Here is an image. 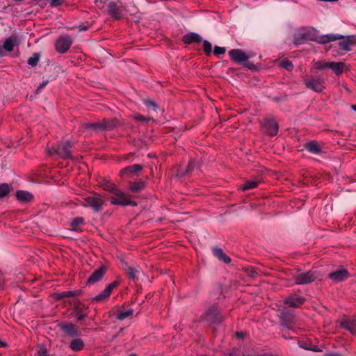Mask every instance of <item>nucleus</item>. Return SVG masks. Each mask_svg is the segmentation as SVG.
<instances>
[{"label": "nucleus", "mask_w": 356, "mask_h": 356, "mask_svg": "<svg viewBox=\"0 0 356 356\" xmlns=\"http://www.w3.org/2000/svg\"><path fill=\"white\" fill-rule=\"evenodd\" d=\"M72 143L69 140H65L59 143L56 146H47L46 152L48 155H57L63 159H73L71 149Z\"/></svg>", "instance_id": "nucleus-1"}, {"label": "nucleus", "mask_w": 356, "mask_h": 356, "mask_svg": "<svg viewBox=\"0 0 356 356\" xmlns=\"http://www.w3.org/2000/svg\"><path fill=\"white\" fill-rule=\"evenodd\" d=\"M106 200L102 195L93 193L83 198L81 204L83 207H89L95 213L100 212L105 204Z\"/></svg>", "instance_id": "nucleus-2"}, {"label": "nucleus", "mask_w": 356, "mask_h": 356, "mask_svg": "<svg viewBox=\"0 0 356 356\" xmlns=\"http://www.w3.org/2000/svg\"><path fill=\"white\" fill-rule=\"evenodd\" d=\"M303 83L307 88L318 93L322 92L325 88V80L321 75H305L303 77Z\"/></svg>", "instance_id": "nucleus-3"}, {"label": "nucleus", "mask_w": 356, "mask_h": 356, "mask_svg": "<svg viewBox=\"0 0 356 356\" xmlns=\"http://www.w3.org/2000/svg\"><path fill=\"white\" fill-rule=\"evenodd\" d=\"M117 126V122L115 120L104 119L102 121L91 123H86L83 127L92 131H106L111 130Z\"/></svg>", "instance_id": "nucleus-4"}, {"label": "nucleus", "mask_w": 356, "mask_h": 356, "mask_svg": "<svg viewBox=\"0 0 356 356\" xmlns=\"http://www.w3.org/2000/svg\"><path fill=\"white\" fill-rule=\"evenodd\" d=\"M318 274L314 270L298 273L293 275V280L296 284H308L315 281Z\"/></svg>", "instance_id": "nucleus-5"}, {"label": "nucleus", "mask_w": 356, "mask_h": 356, "mask_svg": "<svg viewBox=\"0 0 356 356\" xmlns=\"http://www.w3.org/2000/svg\"><path fill=\"white\" fill-rule=\"evenodd\" d=\"M111 203L113 205L120 206H133L136 207L137 203L135 201L131 200L127 193L122 192L119 189V195H114L110 197Z\"/></svg>", "instance_id": "nucleus-6"}, {"label": "nucleus", "mask_w": 356, "mask_h": 356, "mask_svg": "<svg viewBox=\"0 0 356 356\" xmlns=\"http://www.w3.org/2000/svg\"><path fill=\"white\" fill-rule=\"evenodd\" d=\"M72 39L70 35L60 36L55 42V49L60 54H65L72 44Z\"/></svg>", "instance_id": "nucleus-7"}, {"label": "nucleus", "mask_w": 356, "mask_h": 356, "mask_svg": "<svg viewBox=\"0 0 356 356\" xmlns=\"http://www.w3.org/2000/svg\"><path fill=\"white\" fill-rule=\"evenodd\" d=\"M204 319L210 324H219L222 321V316L220 315L218 307L212 306L206 312Z\"/></svg>", "instance_id": "nucleus-8"}, {"label": "nucleus", "mask_w": 356, "mask_h": 356, "mask_svg": "<svg viewBox=\"0 0 356 356\" xmlns=\"http://www.w3.org/2000/svg\"><path fill=\"white\" fill-rule=\"evenodd\" d=\"M263 129L268 136H275L278 133L279 125L275 119L266 118L264 122Z\"/></svg>", "instance_id": "nucleus-9"}, {"label": "nucleus", "mask_w": 356, "mask_h": 356, "mask_svg": "<svg viewBox=\"0 0 356 356\" xmlns=\"http://www.w3.org/2000/svg\"><path fill=\"white\" fill-rule=\"evenodd\" d=\"M230 58L235 63H241L250 58V56L239 49H232L228 52Z\"/></svg>", "instance_id": "nucleus-10"}, {"label": "nucleus", "mask_w": 356, "mask_h": 356, "mask_svg": "<svg viewBox=\"0 0 356 356\" xmlns=\"http://www.w3.org/2000/svg\"><path fill=\"white\" fill-rule=\"evenodd\" d=\"M350 274L344 268H340L328 274V278L334 282H340L346 280L349 277Z\"/></svg>", "instance_id": "nucleus-11"}, {"label": "nucleus", "mask_w": 356, "mask_h": 356, "mask_svg": "<svg viewBox=\"0 0 356 356\" xmlns=\"http://www.w3.org/2000/svg\"><path fill=\"white\" fill-rule=\"evenodd\" d=\"M108 14L115 19L119 20L123 17L124 8L117 3L110 2L108 6Z\"/></svg>", "instance_id": "nucleus-12"}, {"label": "nucleus", "mask_w": 356, "mask_h": 356, "mask_svg": "<svg viewBox=\"0 0 356 356\" xmlns=\"http://www.w3.org/2000/svg\"><path fill=\"white\" fill-rule=\"evenodd\" d=\"M305 301V298L301 296L293 294L284 300V303L290 307H299Z\"/></svg>", "instance_id": "nucleus-13"}, {"label": "nucleus", "mask_w": 356, "mask_h": 356, "mask_svg": "<svg viewBox=\"0 0 356 356\" xmlns=\"http://www.w3.org/2000/svg\"><path fill=\"white\" fill-rule=\"evenodd\" d=\"M118 285V282L117 281H114L109 284L103 291L92 298V301L100 302L106 300L110 296L113 289H115Z\"/></svg>", "instance_id": "nucleus-14"}, {"label": "nucleus", "mask_w": 356, "mask_h": 356, "mask_svg": "<svg viewBox=\"0 0 356 356\" xmlns=\"http://www.w3.org/2000/svg\"><path fill=\"white\" fill-rule=\"evenodd\" d=\"M60 330L71 337H76L79 335L78 327L70 323H62L60 324Z\"/></svg>", "instance_id": "nucleus-15"}, {"label": "nucleus", "mask_w": 356, "mask_h": 356, "mask_svg": "<svg viewBox=\"0 0 356 356\" xmlns=\"http://www.w3.org/2000/svg\"><path fill=\"white\" fill-rule=\"evenodd\" d=\"M86 309L80 300H77L74 302V312L78 321H82L87 316V314L85 312Z\"/></svg>", "instance_id": "nucleus-16"}, {"label": "nucleus", "mask_w": 356, "mask_h": 356, "mask_svg": "<svg viewBox=\"0 0 356 356\" xmlns=\"http://www.w3.org/2000/svg\"><path fill=\"white\" fill-rule=\"evenodd\" d=\"M340 40H341L339 42V47L341 50L350 51L351 47L355 44V35H349L347 37L343 36V38H341Z\"/></svg>", "instance_id": "nucleus-17"}, {"label": "nucleus", "mask_w": 356, "mask_h": 356, "mask_svg": "<svg viewBox=\"0 0 356 356\" xmlns=\"http://www.w3.org/2000/svg\"><path fill=\"white\" fill-rule=\"evenodd\" d=\"M106 273V268L102 266L99 268L95 270L90 277L87 280V283L89 284H94L102 279Z\"/></svg>", "instance_id": "nucleus-18"}, {"label": "nucleus", "mask_w": 356, "mask_h": 356, "mask_svg": "<svg viewBox=\"0 0 356 356\" xmlns=\"http://www.w3.org/2000/svg\"><path fill=\"white\" fill-rule=\"evenodd\" d=\"M143 170V165L140 164H134L131 165H129L124 168H123L120 171L121 176H128L131 177L132 175L138 173V172Z\"/></svg>", "instance_id": "nucleus-19"}, {"label": "nucleus", "mask_w": 356, "mask_h": 356, "mask_svg": "<svg viewBox=\"0 0 356 356\" xmlns=\"http://www.w3.org/2000/svg\"><path fill=\"white\" fill-rule=\"evenodd\" d=\"M341 38H343L342 35L330 33L320 36L318 38L317 42L320 44H326L332 41H336Z\"/></svg>", "instance_id": "nucleus-20"}, {"label": "nucleus", "mask_w": 356, "mask_h": 356, "mask_svg": "<svg viewBox=\"0 0 356 356\" xmlns=\"http://www.w3.org/2000/svg\"><path fill=\"white\" fill-rule=\"evenodd\" d=\"M202 37L194 32H191L189 33H187L183 36V42L185 44H190L193 42H202Z\"/></svg>", "instance_id": "nucleus-21"}, {"label": "nucleus", "mask_w": 356, "mask_h": 356, "mask_svg": "<svg viewBox=\"0 0 356 356\" xmlns=\"http://www.w3.org/2000/svg\"><path fill=\"white\" fill-rule=\"evenodd\" d=\"M341 325L350 331L353 334H356V317L353 319L342 320Z\"/></svg>", "instance_id": "nucleus-22"}, {"label": "nucleus", "mask_w": 356, "mask_h": 356, "mask_svg": "<svg viewBox=\"0 0 356 356\" xmlns=\"http://www.w3.org/2000/svg\"><path fill=\"white\" fill-rule=\"evenodd\" d=\"M305 148L310 153L318 154L321 152V147L316 140H311L305 144Z\"/></svg>", "instance_id": "nucleus-23"}, {"label": "nucleus", "mask_w": 356, "mask_h": 356, "mask_svg": "<svg viewBox=\"0 0 356 356\" xmlns=\"http://www.w3.org/2000/svg\"><path fill=\"white\" fill-rule=\"evenodd\" d=\"M126 272L129 279L135 282L138 280L141 270L138 266L135 267L128 266L126 268Z\"/></svg>", "instance_id": "nucleus-24"}, {"label": "nucleus", "mask_w": 356, "mask_h": 356, "mask_svg": "<svg viewBox=\"0 0 356 356\" xmlns=\"http://www.w3.org/2000/svg\"><path fill=\"white\" fill-rule=\"evenodd\" d=\"M213 255L217 257L220 261H223L225 264H229L231 262V259L226 255L223 250L220 248H213Z\"/></svg>", "instance_id": "nucleus-25"}, {"label": "nucleus", "mask_w": 356, "mask_h": 356, "mask_svg": "<svg viewBox=\"0 0 356 356\" xmlns=\"http://www.w3.org/2000/svg\"><path fill=\"white\" fill-rule=\"evenodd\" d=\"M70 348L72 350L77 352L83 349L84 342L80 338L73 339L70 343Z\"/></svg>", "instance_id": "nucleus-26"}, {"label": "nucleus", "mask_w": 356, "mask_h": 356, "mask_svg": "<svg viewBox=\"0 0 356 356\" xmlns=\"http://www.w3.org/2000/svg\"><path fill=\"white\" fill-rule=\"evenodd\" d=\"M16 197L21 202H30L33 200V196L28 191H18L16 193Z\"/></svg>", "instance_id": "nucleus-27"}, {"label": "nucleus", "mask_w": 356, "mask_h": 356, "mask_svg": "<svg viewBox=\"0 0 356 356\" xmlns=\"http://www.w3.org/2000/svg\"><path fill=\"white\" fill-rule=\"evenodd\" d=\"M344 65V63L341 62H329V68L334 70L337 75L342 74Z\"/></svg>", "instance_id": "nucleus-28"}, {"label": "nucleus", "mask_w": 356, "mask_h": 356, "mask_svg": "<svg viewBox=\"0 0 356 356\" xmlns=\"http://www.w3.org/2000/svg\"><path fill=\"white\" fill-rule=\"evenodd\" d=\"M145 187V182L143 181L134 182L131 184L129 190L132 192L137 193L143 190Z\"/></svg>", "instance_id": "nucleus-29"}, {"label": "nucleus", "mask_w": 356, "mask_h": 356, "mask_svg": "<svg viewBox=\"0 0 356 356\" xmlns=\"http://www.w3.org/2000/svg\"><path fill=\"white\" fill-rule=\"evenodd\" d=\"M11 191V186L6 184H0V198H3L8 195Z\"/></svg>", "instance_id": "nucleus-30"}, {"label": "nucleus", "mask_w": 356, "mask_h": 356, "mask_svg": "<svg viewBox=\"0 0 356 356\" xmlns=\"http://www.w3.org/2000/svg\"><path fill=\"white\" fill-rule=\"evenodd\" d=\"M134 313V310L131 309H129L126 311H119L117 314L116 318L118 320L122 321L125 319L126 318L131 316Z\"/></svg>", "instance_id": "nucleus-31"}, {"label": "nucleus", "mask_w": 356, "mask_h": 356, "mask_svg": "<svg viewBox=\"0 0 356 356\" xmlns=\"http://www.w3.org/2000/svg\"><path fill=\"white\" fill-rule=\"evenodd\" d=\"M39 60H40V54L34 53L33 54V56L30 57L28 59L27 63L31 67H35L38 65Z\"/></svg>", "instance_id": "nucleus-32"}, {"label": "nucleus", "mask_w": 356, "mask_h": 356, "mask_svg": "<svg viewBox=\"0 0 356 356\" xmlns=\"http://www.w3.org/2000/svg\"><path fill=\"white\" fill-rule=\"evenodd\" d=\"M56 300H60L64 298L71 297L70 291H62L60 293H55L53 296Z\"/></svg>", "instance_id": "nucleus-33"}, {"label": "nucleus", "mask_w": 356, "mask_h": 356, "mask_svg": "<svg viewBox=\"0 0 356 356\" xmlns=\"http://www.w3.org/2000/svg\"><path fill=\"white\" fill-rule=\"evenodd\" d=\"M104 190L114 195H119V188H117L115 184H109L104 186Z\"/></svg>", "instance_id": "nucleus-34"}, {"label": "nucleus", "mask_w": 356, "mask_h": 356, "mask_svg": "<svg viewBox=\"0 0 356 356\" xmlns=\"http://www.w3.org/2000/svg\"><path fill=\"white\" fill-rule=\"evenodd\" d=\"M259 182L257 181H247L242 186L243 191L255 188L258 186Z\"/></svg>", "instance_id": "nucleus-35"}, {"label": "nucleus", "mask_w": 356, "mask_h": 356, "mask_svg": "<svg viewBox=\"0 0 356 356\" xmlns=\"http://www.w3.org/2000/svg\"><path fill=\"white\" fill-rule=\"evenodd\" d=\"M3 48L7 51H11L13 50L14 42L11 38H8L5 40L3 44Z\"/></svg>", "instance_id": "nucleus-36"}, {"label": "nucleus", "mask_w": 356, "mask_h": 356, "mask_svg": "<svg viewBox=\"0 0 356 356\" xmlns=\"http://www.w3.org/2000/svg\"><path fill=\"white\" fill-rule=\"evenodd\" d=\"M280 65L282 67H283V68H284L285 70H286L287 71H292V70H293V65L292 63H291L290 60H286V59L283 60L280 63Z\"/></svg>", "instance_id": "nucleus-37"}, {"label": "nucleus", "mask_w": 356, "mask_h": 356, "mask_svg": "<svg viewBox=\"0 0 356 356\" xmlns=\"http://www.w3.org/2000/svg\"><path fill=\"white\" fill-rule=\"evenodd\" d=\"M84 222V219L81 217H77L74 218L71 222V227L73 229H76L79 225H82Z\"/></svg>", "instance_id": "nucleus-38"}, {"label": "nucleus", "mask_w": 356, "mask_h": 356, "mask_svg": "<svg viewBox=\"0 0 356 356\" xmlns=\"http://www.w3.org/2000/svg\"><path fill=\"white\" fill-rule=\"evenodd\" d=\"M132 118L136 120V121H140V122H148L149 121H150L152 120L151 118L149 117H145L140 114H138V113H136V114H134L132 115Z\"/></svg>", "instance_id": "nucleus-39"}, {"label": "nucleus", "mask_w": 356, "mask_h": 356, "mask_svg": "<svg viewBox=\"0 0 356 356\" xmlns=\"http://www.w3.org/2000/svg\"><path fill=\"white\" fill-rule=\"evenodd\" d=\"M314 67L318 70H322L329 68V62H326V63H323V62H320V61L316 62L314 65Z\"/></svg>", "instance_id": "nucleus-40"}, {"label": "nucleus", "mask_w": 356, "mask_h": 356, "mask_svg": "<svg viewBox=\"0 0 356 356\" xmlns=\"http://www.w3.org/2000/svg\"><path fill=\"white\" fill-rule=\"evenodd\" d=\"M144 104L148 108H152V110L155 112L156 111V109L159 108L156 102L151 99L144 100Z\"/></svg>", "instance_id": "nucleus-41"}, {"label": "nucleus", "mask_w": 356, "mask_h": 356, "mask_svg": "<svg viewBox=\"0 0 356 356\" xmlns=\"http://www.w3.org/2000/svg\"><path fill=\"white\" fill-rule=\"evenodd\" d=\"M211 43L208 40H204L203 42V49L207 55H209L211 53Z\"/></svg>", "instance_id": "nucleus-42"}, {"label": "nucleus", "mask_w": 356, "mask_h": 356, "mask_svg": "<svg viewBox=\"0 0 356 356\" xmlns=\"http://www.w3.org/2000/svg\"><path fill=\"white\" fill-rule=\"evenodd\" d=\"M225 356H245L239 349L234 348L228 352Z\"/></svg>", "instance_id": "nucleus-43"}, {"label": "nucleus", "mask_w": 356, "mask_h": 356, "mask_svg": "<svg viewBox=\"0 0 356 356\" xmlns=\"http://www.w3.org/2000/svg\"><path fill=\"white\" fill-rule=\"evenodd\" d=\"M245 273L252 277H254L257 275V272L254 267L250 266L245 269Z\"/></svg>", "instance_id": "nucleus-44"}, {"label": "nucleus", "mask_w": 356, "mask_h": 356, "mask_svg": "<svg viewBox=\"0 0 356 356\" xmlns=\"http://www.w3.org/2000/svg\"><path fill=\"white\" fill-rule=\"evenodd\" d=\"M225 47H218V46H215L214 47V50H213V54L216 55V56H219V55H221V54H223L225 53Z\"/></svg>", "instance_id": "nucleus-45"}, {"label": "nucleus", "mask_w": 356, "mask_h": 356, "mask_svg": "<svg viewBox=\"0 0 356 356\" xmlns=\"http://www.w3.org/2000/svg\"><path fill=\"white\" fill-rule=\"evenodd\" d=\"M298 345H299L300 347H301V348H302L304 349H306V350H314V351H316V352L319 350L317 348H312L311 346H307L306 344V343L304 342V341H299L298 342Z\"/></svg>", "instance_id": "nucleus-46"}, {"label": "nucleus", "mask_w": 356, "mask_h": 356, "mask_svg": "<svg viewBox=\"0 0 356 356\" xmlns=\"http://www.w3.org/2000/svg\"><path fill=\"white\" fill-rule=\"evenodd\" d=\"M62 3L63 0H51L49 4L51 8H56L60 6Z\"/></svg>", "instance_id": "nucleus-47"}, {"label": "nucleus", "mask_w": 356, "mask_h": 356, "mask_svg": "<svg viewBox=\"0 0 356 356\" xmlns=\"http://www.w3.org/2000/svg\"><path fill=\"white\" fill-rule=\"evenodd\" d=\"M194 167H195V163L193 161H190L187 165V168L186 170V173L191 172L193 170Z\"/></svg>", "instance_id": "nucleus-48"}, {"label": "nucleus", "mask_w": 356, "mask_h": 356, "mask_svg": "<svg viewBox=\"0 0 356 356\" xmlns=\"http://www.w3.org/2000/svg\"><path fill=\"white\" fill-rule=\"evenodd\" d=\"M71 297H77L82 294L81 290L70 291Z\"/></svg>", "instance_id": "nucleus-49"}, {"label": "nucleus", "mask_w": 356, "mask_h": 356, "mask_svg": "<svg viewBox=\"0 0 356 356\" xmlns=\"http://www.w3.org/2000/svg\"><path fill=\"white\" fill-rule=\"evenodd\" d=\"M78 30L79 31H87L89 29V26L87 25H79L77 27Z\"/></svg>", "instance_id": "nucleus-50"}, {"label": "nucleus", "mask_w": 356, "mask_h": 356, "mask_svg": "<svg viewBox=\"0 0 356 356\" xmlns=\"http://www.w3.org/2000/svg\"><path fill=\"white\" fill-rule=\"evenodd\" d=\"M305 35H302V37L300 38H296L295 39V42L296 44H300L302 43V40L305 39Z\"/></svg>", "instance_id": "nucleus-51"}, {"label": "nucleus", "mask_w": 356, "mask_h": 356, "mask_svg": "<svg viewBox=\"0 0 356 356\" xmlns=\"http://www.w3.org/2000/svg\"><path fill=\"white\" fill-rule=\"evenodd\" d=\"M40 356H49L47 350L43 349L38 352Z\"/></svg>", "instance_id": "nucleus-52"}, {"label": "nucleus", "mask_w": 356, "mask_h": 356, "mask_svg": "<svg viewBox=\"0 0 356 356\" xmlns=\"http://www.w3.org/2000/svg\"><path fill=\"white\" fill-rule=\"evenodd\" d=\"M325 356H342V355L341 354H338V353H330V354L325 355Z\"/></svg>", "instance_id": "nucleus-53"}, {"label": "nucleus", "mask_w": 356, "mask_h": 356, "mask_svg": "<svg viewBox=\"0 0 356 356\" xmlns=\"http://www.w3.org/2000/svg\"><path fill=\"white\" fill-rule=\"evenodd\" d=\"M46 84H47L46 81L42 82V83H40L39 88H42L43 87H44L46 86Z\"/></svg>", "instance_id": "nucleus-54"}, {"label": "nucleus", "mask_w": 356, "mask_h": 356, "mask_svg": "<svg viewBox=\"0 0 356 356\" xmlns=\"http://www.w3.org/2000/svg\"><path fill=\"white\" fill-rule=\"evenodd\" d=\"M0 346L1 347H6L7 346L6 343L2 341H0Z\"/></svg>", "instance_id": "nucleus-55"}, {"label": "nucleus", "mask_w": 356, "mask_h": 356, "mask_svg": "<svg viewBox=\"0 0 356 356\" xmlns=\"http://www.w3.org/2000/svg\"><path fill=\"white\" fill-rule=\"evenodd\" d=\"M236 336L238 337H241V338H243V334L242 332H237L236 333Z\"/></svg>", "instance_id": "nucleus-56"}, {"label": "nucleus", "mask_w": 356, "mask_h": 356, "mask_svg": "<svg viewBox=\"0 0 356 356\" xmlns=\"http://www.w3.org/2000/svg\"><path fill=\"white\" fill-rule=\"evenodd\" d=\"M351 108L353 111H356V104H353L351 106Z\"/></svg>", "instance_id": "nucleus-57"}, {"label": "nucleus", "mask_w": 356, "mask_h": 356, "mask_svg": "<svg viewBox=\"0 0 356 356\" xmlns=\"http://www.w3.org/2000/svg\"><path fill=\"white\" fill-rule=\"evenodd\" d=\"M253 67H254V65L250 64H250H248V67H249V69H253Z\"/></svg>", "instance_id": "nucleus-58"}, {"label": "nucleus", "mask_w": 356, "mask_h": 356, "mask_svg": "<svg viewBox=\"0 0 356 356\" xmlns=\"http://www.w3.org/2000/svg\"><path fill=\"white\" fill-rule=\"evenodd\" d=\"M129 356H137L136 354H131Z\"/></svg>", "instance_id": "nucleus-59"}, {"label": "nucleus", "mask_w": 356, "mask_h": 356, "mask_svg": "<svg viewBox=\"0 0 356 356\" xmlns=\"http://www.w3.org/2000/svg\"><path fill=\"white\" fill-rule=\"evenodd\" d=\"M184 175V173L180 172L181 176H183Z\"/></svg>", "instance_id": "nucleus-60"}, {"label": "nucleus", "mask_w": 356, "mask_h": 356, "mask_svg": "<svg viewBox=\"0 0 356 356\" xmlns=\"http://www.w3.org/2000/svg\"><path fill=\"white\" fill-rule=\"evenodd\" d=\"M35 1H38V2H39V1H40L41 0H35Z\"/></svg>", "instance_id": "nucleus-61"}]
</instances>
